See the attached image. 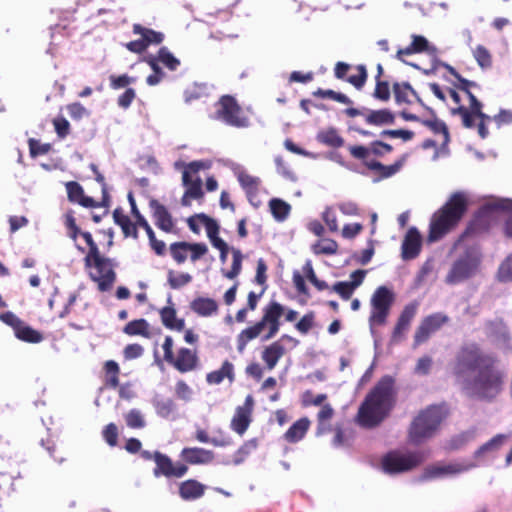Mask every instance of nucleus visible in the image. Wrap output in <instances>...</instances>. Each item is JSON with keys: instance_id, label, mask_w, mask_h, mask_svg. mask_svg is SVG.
I'll return each mask as SVG.
<instances>
[{"instance_id": "nucleus-45", "label": "nucleus", "mask_w": 512, "mask_h": 512, "mask_svg": "<svg viewBox=\"0 0 512 512\" xmlns=\"http://www.w3.org/2000/svg\"><path fill=\"white\" fill-rule=\"evenodd\" d=\"M338 243L330 238H324L312 245V251L316 255H334L338 251Z\"/></svg>"}, {"instance_id": "nucleus-50", "label": "nucleus", "mask_w": 512, "mask_h": 512, "mask_svg": "<svg viewBox=\"0 0 512 512\" xmlns=\"http://www.w3.org/2000/svg\"><path fill=\"white\" fill-rule=\"evenodd\" d=\"M231 253L233 258L231 269L223 271L224 276L228 279H234L240 274L243 261V255L239 249L231 248Z\"/></svg>"}, {"instance_id": "nucleus-21", "label": "nucleus", "mask_w": 512, "mask_h": 512, "mask_svg": "<svg viewBox=\"0 0 512 512\" xmlns=\"http://www.w3.org/2000/svg\"><path fill=\"white\" fill-rule=\"evenodd\" d=\"M180 457L187 467L189 465H208L214 462L215 453L202 447H185L180 452Z\"/></svg>"}, {"instance_id": "nucleus-18", "label": "nucleus", "mask_w": 512, "mask_h": 512, "mask_svg": "<svg viewBox=\"0 0 512 512\" xmlns=\"http://www.w3.org/2000/svg\"><path fill=\"white\" fill-rule=\"evenodd\" d=\"M66 190L68 200L72 203H77L85 208H95V207H108L109 206V195L104 190V197H102L101 202H97L90 196H86L84 193L83 187L75 181H70L66 183Z\"/></svg>"}, {"instance_id": "nucleus-10", "label": "nucleus", "mask_w": 512, "mask_h": 512, "mask_svg": "<svg viewBox=\"0 0 512 512\" xmlns=\"http://www.w3.org/2000/svg\"><path fill=\"white\" fill-rule=\"evenodd\" d=\"M326 400V394L322 393L315 396L311 390H306L301 395L303 407L321 406L316 415V436H322L331 432V420L335 415V410L331 404L324 403Z\"/></svg>"}, {"instance_id": "nucleus-9", "label": "nucleus", "mask_w": 512, "mask_h": 512, "mask_svg": "<svg viewBox=\"0 0 512 512\" xmlns=\"http://www.w3.org/2000/svg\"><path fill=\"white\" fill-rule=\"evenodd\" d=\"M215 107V119L236 128H246L249 126V117L233 96H221Z\"/></svg>"}, {"instance_id": "nucleus-13", "label": "nucleus", "mask_w": 512, "mask_h": 512, "mask_svg": "<svg viewBox=\"0 0 512 512\" xmlns=\"http://www.w3.org/2000/svg\"><path fill=\"white\" fill-rule=\"evenodd\" d=\"M423 460V455L420 452L401 453L390 451L382 458L381 465L385 473L398 474L414 469Z\"/></svg>"}, {"instance_id": "nucleus-63", "label": "nucleus", "mask_w": 512, "mask_h": 512, "mask_svg": "<svg viewBox=\"0 0 512 512\" xmlns=\"http://www.w3.org/2000/svg\"><path fill=\"white\" fill-rule=\"evenodd\" d=\"M331 290L337 293L343 300H349L355 289L348 281H339L331 287Z\"/></svg>"}, {"instance_id": "nucleus-37", "label": "nucleus", "mask_w": 512, "mask_h": 512, "mask_svg": "<svg viewBox=\"0 0 512 512\" xmlns=\"http://www.w3.org/2000/svg\"><path fill=\"white\" fill-rule=\"evenodd\" d=\"M160 318L162 324L171 330L181 331L185 327L184 319H178L176 310L173 306H166L160 309Z\"/></svg>"}, {"instance_id": "nucleus-4", "label": "nucleus", "mask_w": 512, "mask_h": 512, "mask_svg": "<svg viewBox=\"0 0 512 512\" xmlns=\"http://www.w3.org/2000/svg\"><path fill=\"white\" fill-rule=\"evenodd\" d=\"M468 208V194L464 191L453 192L431 216L427 241L429 243L437 242L455 230L466 215Z\"/></svg>"}, {"instance_id": "nucleus-24", "label": "nucleus", "mask_w": 512, "mask_h": 512, "mask_svg": "<svg viewBox=\"0 0 512 512\" xmlns=\"http://www.w3.org/2000/svg\"><path fill=\"white\" fill-rule=\"evenodd\" d=\"M422 249V236L415 227L408 229L401 247L403 260H412L418 257Z\"/></svg>"}, {"instance_id": "nucleus-59", "label": "nucleus", "mask_w": 512, "mask_h": 512, "mask_svg": "<svg viewBox=\"0 0 512 512\" xmlns=\"http://www.w3.org/2000/svg\"><path fill=\"white\" fill-rule=\"evenodd\" d=\"M196 217L205 226L206 233L209 239L219 235V225L216 220L207 216L204 213L197 214Z\"/></svg>"}, {"instance_id": "nucleus-35", "label": "nucleus", "mask_w": 512, "mask_h": 512, "mask_svg": "<svg viewBox=\"0 0 512 512\" xmlns=\"http://www.w3.org/2000/svg\"><path fill=\"white\" fill-rule=\"evenodd\" d=\"M406 161V155L395 161L391 165H384L379 161L370 163L369 170L376 172L381 179L392 177L398 173Z\"/></svg>"}, {"instance_id": "nucleus-17", "label": "nucleus", "mask_w": 512, "mask_h": 512, "mask_svg": "<svg viewBox=\"0 0 512 512\" xmlns=\"http://www.w3.org/2000/svg\"><path fill=\"white\" fill-rule=\"evenodd\" d=\"M478 260L470 252L458 258L448 272L445 282L449 285L460 283L469 278L476 270Z\"/></svg>"}, {"instance_id": "nucleus-23", "label": "nucleus", "mask_w": 512, "mask_h": 512, "mask_svg": "<svg viewBox=\"0 0 512 512\" xmlns=\"http://www.w3.org/2000/svg\"><path fill=\"white\" fill-rule=\"evenodd\" d=\"M417 309L418 304L416 302L404 306L392 332L391 338L393 342H399L403 339L405 333L409 330L412 320L416 316Z\"/></svg>"}, {"instance_id": "nucleus-53", "label": "nucleus", "mask_w": 512, "mask_h": 512, "mask_svg": "<svg viewBox=\"0 0 512 512\" xmlns=\"http://www.w3.org/2000/svg\"><path fill=\"white\" fill-rule=\"evenodd\" d=\"M313 95L315 97H319V98H329V99H332L334 101H337L339 103L346 104V105L352 103V101L345 94L336 92L331 89L324 90V89L319 88L313 92Z\"/></svg>"}, {"instance_id": "nucleus-5", "label": "nucleus", "mask_w": 512, "mask_h": 512, "mask_svg": "<svg viewBox=\"0 0 512 512\" xmlns=\"http://www.w3.org/2000/svg\"><path fill=\"white\" fill-rule=\"evenodd\" d=\"M285 316L287 322H293L298 317V312L288 309L277 301H270L262 310L261 319L255 324L243 329L237 336V350L242 353L247 344L256 339L265 331L262 339L268 341L272 339L280 330L281 317Z\"/></svg>"}, {"instance_id": "nucleus-1", "label": "nucleus", "mask_w": 512, "mask_h": 512, "mask_svg": "<svg viewBox=\"0 0 512 512\" xmlns=\"http://www.w3.org/2000/svg\"><path fill=\"white\" fill-rule=\"evenodd\" d=\"M450 373L469 396L482 401H493L505 386L506 374L497 356L475 342L459 347L450 363Z\"/></svg>"}, {"instance_id": "nucleus-46", "label": "nucleus", "mask_w": 512, "mask_h": 512, "mask_svg": "<svg viewBox=\"0 0 512 512\" xmlns=\"http://www.w3.org/2000/svg\"><path fill=\"white\" fill-rule=\"evenodd\" d=\"M331 431H334V437L332 439V445L334 447L339 448L350 445L352 433L347 432L341 424L337 423L334 428L331 427Z\"/></svg>"}, {"instance_id": "nucleus-27", "label": "nucleus", "mask_w": 512, "mask_h": 512, "mask_svg": "<svg viewBox=\"0 0 512 512\" xmlns=\"http://www.w3.org/2000/svg\"><path fill=\"white\" fill-rule=\"evenodd\" d=\"M395 102L398 105L411 104L412 98L416 100L422 107H425V103L419 97L417 92L408 82H395L392 85Z\"/></svg>"}, {"instance_id": "nucleus-44", "label": "nucleus", "mask_w": 512, "mask_h": 512, "mask_svg": "<svg viewBox=\"0 0 512 512\" xmlns=\"http://www.w3.org/2000/svg\"><path fill=\"white\" fill-rule=\"evenodd\" d=\"M348 151L352 158L361 161L362 164L368 169H369L370 163L377 161L371 157V152H370L369 146L350 145V146H348Z\"/></svg>"}, {"instance_id": "nucleus-8", "label": "nucleus", "mask_w": 512, "mask_h": 512, "mask_svg": "<svg viewBox=\"0 0 512 512\" xmlns=\"http://www.w3.org/2000/svg\"><path fill=\"white\" fill-rule=\"evenodd\" d=\"M505 208L504 203L499 201L482 205L468 222L455 245H458L468 238L474 239L487 234L490 229L500 221Z\"/></svg>"}, {"instance_id": "nucleus-32", "label": "nucleus", "mask_w": 512, "mask_h": 512, "mask_svg": "<svg viewBox=\"0 0 512 512\" xmlns=\"http://www.w3.org/2000/svg\"><path fill=\"white\" fill-rule=\"evenodd\" d=\"M310 420L302 417L294 422L290 428L284 433L283 438L288 443H297L301 441L310 428Z\"/></svg>"}, {"instance_id": "nucleus-56", "label": "nucleus", "mask_w": 512, "mask_h": 512, "mask_svg": "<svg viewBox=\"0 0 512 512\" xmlns=\"http://www.w3.org/2000/svg\"><path fill=\"white\" fill-rule=\"evenodd\" d=\"M195 438L197 441L201 443H210L213 446L216 447H225L232 444L231 439H217V438H210L208 433L204 429H198L195 433Z\"/></svg>"}, {"instance_id": "nucleus-3", "label": "nucleus", "mask_w": 512, "mask_h": 512, "mask_svg": "<svg viewBox=\"0 0 512 512\" xmlns=\"http://www.w3.org/2000/svg\"><path fill=\"white\" fill-rule=\"evenodd\" d=\"M64 225L67 236L76 242L81 236L88 246V251L83 259L85 268H95L96 274H91V278L98 284V289L102 292L108 291L116 280V273L113 269L112 260L101 255L97 243L94 241L90 232L81 231L76 224L74 212L72 210L64 215Z\"/></svg>"}, {"instance_id": "nucleus-38", "label": "nucleus", "mask_w": 512, "mask_h": 512, "mask_svg": "<svg viewBox=\"0 0 512 512\" xmlns=\"http://www.w3.org/2000/svg\"><path fill=\"white\" fill-rule=\"evenodd\" d=\"M132 31L136 35H140L147 47L150 45H159L164 40V34L159 31L142 26L141 24H133Z\"/></svg>"}, {"instance_id": "nucleus-60", "label": "nucleus", "mask_w": 512, "mask_h": 512, "mask_svg": "<svg viewBox=\"0 0 512 512\" xmlns=\"http://www.w3.org/2000/svg\"><path fill=\"white\" fill-rule=\"evenodd\" d=\"M315 324V313L313 311H309L302 316V318L295 324V328L301 334H307Z\"/></svg>"}, {"instance_id": "nucleus-57", "label": "nucleus", "mask_w": 512, "mask_h": 512, "mask_svg": "<svg viewBox=\"0 0 512 512\" xmlns=\"http://www.w3.org/2000/svg\"><path fill=\"white\" fill-rule=\"evenodd\" d=\"M497 278L500 282H512V253L500 264Z\"/></svg>"}, {"instance_id": "nucleus-15", "label": "nucleus", "mask_w": 512, "mask_h": 512, "mask_svg": "<svg viewBox=\"0 0 512 512\" xmlns=\"http://www.w3.org/2000/svg\"><path fill=\"white\" fill-rule=\"evenodd\" d=\"M0 320L10 326L13 329L15 336L23 342L36 344L40 343L44 339L41 332L27 325L11 311L1 313Z\"/></svg>"}, {"instance_id": "nucleus-30", "label": "nucleus", "mask_w": 512, "mask_h": 512, "mask_svg": "<svg viewBox=\"0 0 512 512\" xmlns=\"http://www.w3.org/2000/svg\"><path fill=\"white\" fill-rule=\"evenodd\" d=\"M436 48L429 45L428 40L421 35H412V42L405 48H400L397 51L396 58L404 62V56L415 53L435 52Z\"/></svg>"}, {"instance_id": "nucleus-31", "label": "nucleus", "mask_w": 512, "mask_h": 512, "mask_svg": "<svg viewBox=\"0 0 512 512\" xmlns=\"http://www.w3.org/2000/svg\"><path fill=\"white\" fill-rule=\"evenodd\" d=\"M285 354L286 348L281 344V341H274L263 349L261 358L267 369L273 370Z\"/></svg>"}, {"instance_id": "nucleus-34", "label": "nucleus", "mask_w": 512, "mask_h": 512, "mask_svg": "<svg viewBox=\"0 0 512 512\" xmlns=\"http://www.w3.org/2000/svg\"><path fill=\"white\" fill-rule=\"evenodd\" d=\"M225 378H228L229 382L232 383L235 380L234 366L233 364L225 360L221 368L206 375V381L208 384H220Z\"/></svg>"}, {"instance_id": "nucleus-12", "label": "nucleus", "mask_w": 512, "mask_h": 512, "mask_svg": "<svg viewBox=\"0 0 512 512\" xmlns=\"http://www.w3.org/2000/svg\"><path fill=\"white\" fill-rule=\"evenodd\" d=\"M395 294L386 286H379L371 297L370 326H383L387 322Z\"/></svg>"}, {"instance_id": "nucleus-25", "label": "nucleus", "mask_w": 512, "mask_h": 512, "mask_svg": "<svg viewBox=\"0 0 512 512\" xmlns=\"http://www.w3.org/2000/svg\"><path fill=\"white\" fill-rule=\"evenodd\" d=\"M199 359L196 351H192L188 348H180L177 354L173 356V359L169 361L177 371L180 373H187L197 368Z\"/></svg>"}, {"instance_id": "nucleus-16", "label": "nucleus", "mask_w": 512, "mask_h": 512, "mask_svg": "<svg viewBox=\"0 0 512 512\" xmlns=\"http://www.w3.org/2000/svg\"><path fill=\"white\" fill-rule=\"evenodd\" d=\"M169 251L177 264H183L187 260L189 253L191 261L196 262L208 252V248L205 243L178 241L170 244Z\"/></svg>"}, {"instance_id": "nucleus-19", "label": "nucleus", "mask_w": 512, "mask_h": 512, "mask_svg": "<svg viewBox=\"0 0 512 512\" xmlns=\"http://www.w3.org/2000/svg\"><path fill=\"white\" fill-rule=\"evenodd\" d=\"M204 168H206V165L202 161H192L187 165L182 174V182L186 187V196H190L192 199H200L203 197L202 181L199 177H196V179L193 180L191 178V173L196 174Z\"/></svg>"}, {"instance_id": "nucleus-61", "label": "nucleus", "mask_w": 512, "mask_h": 512, "mask_svg": "<svg viewBox=\"0 0 512 512\" xmlns=\"http://www.w3.org/2000/svg\"><path fill=\"white\" fill-rule=\"evenodd\" d=\"M125 421L128 427L132 429H140L145 426V420L141 412L137 409L130 410L125 415Z\"/></svg>"}, {"instance_id": "nucleus-28", "label": "nucleus", "mask_w": 512, "mask_h": 512, "mask_svg": "<svg viewBox=\"0 0 512 512\" xmlns=\"http://www.w3.org/2000/svg\"><path fill=\"white\" fill-rule=\"evenodd\" d=\"M206 491V486L196 479L182 481L178 486V493L182 500L193 501L201 498Z\"/></svg>"}, {"instance_id": "nucleus-41", "label": "nucleus", "mask_w": 512, "mask_h": 512, "mask_svg": "<svg viewBox=\"0 0 512 512\" xmlns=\"http://www.w3.org/2000/svg\"><path fill=\"white\" fill-rule=\"evenodd\" d=\"M123 332L129 336L140 335L148 338L150 336L149 323L143 318L132 320L125 325Z\"/></svg>"}, {"instance_id": "nucleus-43", "label": "nucleus", "mask_w": 512, "mask_h": 512, "mask_svg": "<svg viewBox=\"0 0 512 512\" xmlns=\"http://www.w3.org/2000/svg\"><path fill=\"white\" fill-rule=\"evenodd\" d=\"M105 385L109 388H117L119 386L120 368L114 360H108L104 364Z\"/></svg>"}, {"instance_id": "nucleus-40", "label": "nucleus", "mask_w": 512, "mask_h": 512, "mask_svg": "<svg viewBox=\"0 0 512 512\" xmlns=\"http://www.w3.org/2000/svg\"><path fill=\"white\" fill-rule=\"evenodd\" d=\"M316 138L320 143L332 148H340L344 145V139L339 135L337 129L334 127L321 130L317 134Z\"/></svg>"}, {"instance_id": "nucleus-14", "label": "nucleus", "mask_w": 512, "mask_h": 512, "mask_svg": "<svg viewBox=\"0 0 512 512\" xmlns=\"http://www.w3.org/2000/svg\"><path fill=\"white\" fill-rule=\"evenodd\" d=\"M449 322V316L442 312H436L424 317L415 330L413 337V348H416L427 342L432 334L436 333Z\"/></svg>"}, {"instance_id": "nucleus-6", "label": "nucleus", "mask_w": 512, "mask_h": 512, "mask_svg": "<svg viewBox=\"0 0 512 512\" xmlns=\"http://www.w3.org/2000/svg\"><path fill=\"white\" fill-rule=\"evenodd\" d=\"M447 71L456 78L457 83H454V87L464 93L469 100V106L460 105L451 109L453 115H459L462 120V125L465 128H474L477 124V131L482 139H485L489 132L486 124L491 120V117L482 111V103L477 97L471 92L472 87H478L477 83L469 81L463 78L454 67L445 64Z\"/></svg>"}, {"instance_id": "nucleus-51", "label": "nucleus", "mask_w": 512, "mask_h": 512, "mask_svg": "<svg viewBox=\"0 0 512 512\" xmlns=\"http://www.w3.org/2000/svg\"><path fill=\"white\" fill-rule=\"evenodd\" d=\"M473 56L481 68L486 69L492 66V55L483 45L476 46L473 50Z\"/></svg>"}, {"instance_id": "nucleus-62", "label": "nucleus", "mask_w": 512, "mask_h": 512, "mask_svg": "<svg viewBox=\"0 0 512 512\" xmlns=\"http://www.w3.org/2000/svg\"><path fill=\"white\" fill-rule=\"evenodd\" d=\"M369 147H370L371 157L374 156V157L380 158V157H383L386 154H389L393 151V147L390 144L380 141V140L371 142L369 144Z\"/></svg>"}, {"instance_id": "nucleus-20", "label": "nucleus", "mask_w": 512, "mask_h": 512, "mask_svg": "<svg viewBox=\"0 0 512 512\" xmlns=\"http://www.w3.org/2000/svg\"><path fill=\"white\" fill-rule=\"evenodd\" d=\"M254 400L252 395H248L245 399V402L242 406H238L236 408L235 414L231 420V429L239 435H243L252 419V410H253Z\"/></svg>"}, {"instance_id": "nucleus-26", "label": "nucleus", "mask_w": 512, "mask_h": 512, "mask_svg": "<svg viewBox=\"0 0 512 512\" xmlns=\"http://www.w3.org/2000/svg\"><path fill=\"white\" fill-rule=\"evenodd\" d=\"M149 207L152 211L155 225L166 233L172 232L174 221L168 209L156 199H150Z\"/></svg>"}, {"instance_id": "nucleus-48", "label": "nucleus", "mask_w": 512, "mask_h": 512, "mask_svg": "<svg viewBox=\"0 0 512 512\" xmlns=\"http://www.w3.org/2000/svg\"><path fill=\"white\" fill-rule=\"evenodd\" d=\"M156 57L159 62L171 71H175L180 65V60L177 59L165 46L158 50Z\"/></svg>"}, {"instance_id": "nucleus-39", "label": "nucleus", "mask_w": 512, "mask_h": 512, "mask_svg": "<svg viewBox=\"0 0 512 512\" xmlns=\"http://www.w3.org/2000/svg\"><path fill=\"white\" fill-rule=\"evenodd\" d=\"M113 218L115 223L121 227L125 237L132 236L135 239L138 238V230L136 224L132 223L130 218L121 210L115 209L113 212Z\"/></svg>"}, {"instance_id": "nucleus-54", "label": "nucleus", "mask_w": 512, "mask_h": 512, "mask_svg": "<svg viewBox=\"0 0 512 512\" xmlns=\"http://www.w3.org/2000/svg\"><path fill=\"white\" fill-rule=\"evenodd\" d=\"M490 334L495 338L502 340L504 342L510 339V333L507 326L503 323V321H492L488 325Z\"/></svg>"}, {"instance_id": "nucleus-47", "label": "nucleus", "mask_w": 512, "mask_h": 512, "mask_svg": "<svg viewBox=\"0 0 512 512\" xmlns=\"http://www.w3.org/2000/svg\"><path fill=\"white\" fill-rule=\"evenodd\" d=\"M464 469L459 464H450L446 466H433L425 471L427 478H435L444 474H455L463 471Z\"/></svg>"}, {"instance_id": "nucleus-36", "label": "nucleus", "mask_w": 512, "mask_h": 512, "mask_svg": "<svg viewBox=\"0 0 512 512\" xmlns=\"http://www.w3.org/2000/svg\"><path fill=\"white\" fill-rule=\"evenodd\" d=\"M364 118L367 124L374 126L392 125L395 123V115L389 109L370 110Z\"/></svg>"}, {"instance_id": "nucleus-33", "label": "nucleus", "mask_w": 512, "mask_h": 512, "mask_svg": "<svg viewBox=\"0 0 512 512\" xmlns=\"http://www.w3.org/2000/svg\"><path fill=\"white\" fill-rule=\"evenodd\" d=\"M191 310L201 317H209L218 311L217 302L208 297H197L190 303Z\"/></svg>"}, {"instance_id": "nucleus-2", "label": "nucleus", "mask_w": 512, "mask_h": 512, "mask_svg": "<svg viewBox=\"0 0 512 512\" xmlns=\"http://www.w3.org/2000/svg\"><path fill=\"white\" fill-rule=\"evenodd\" d=\"M397 400L395 380L385 375L369 391L361 403L356 422L363 428H374L381 424L390 414Z\"/></svg>"}, {"instance_id": "nucleus-58", "label": "nucleus", "mask_w": 512, "mask_h": 512, "mask_svg": "<svg viewBox=\"0 0 512 512\" xmlns=\"http://www.w3.org/2000/svg\"><path fill=\"white\" fill-rule=\"evenodd\" d=\"M373 97L379 101L387 102L390 100L391 92L389 82L386 80L375 81Z\"/></svg>"}, {"instance_id": "nucleus-55", "label": "nucleus", "mask_w": 512, "mask_h": 512, "mask_svg": "<svg viewBox=\"0 0 512 512\" xmlns=\"http://www.w3.org/2000/svg\"><path fill=\"white\" fill-rule=\"evenodd\" d=\"M192 281V276L188 273L175 274L173 270L168 272V284L172 289H179Z\"/></svg>"}, {"instance_id": "nucleus-22", "label": "nucleus", "mask_w": 512, "mask_h": 512, "mask_svg": "<svg viewBox=\"0 0 512 512\" xmlns=\"http://www.w3.org/2000/svg\"><path fill=\"white\" fill-rule=\"evenodd\" d=\"M351 66L345 62H337L334 67V75L337 79L346 80L351 85H353L356 89L360 90L364 87L367 81V70L365 65L359 64L356 66L357 75H351L346 78L348 71Z\"/></svg>"}, {"instance_id": "nucleus-11", "label": "nucleus", "mask_w": 512, "mask_h": 512, "mask_svg": "<svg viewBox=\"0 0 512 512\" xmlns=\"http://www.w3.org/2000/svg\"><path fill=\"white\" fill-rule=\"evenodd\" d=\"M141 457L145 460H153L155 467L153 469V475L155 477H165L167 479H179L185 476L189 470L185 464L180 462L174 463L173 460L166 454L160 451L150 452L143 450Z\"/></svg>"}, {"instance_id": "nucleus-42", "label": "nucleus", "mask_w": 512, "mask_h": 512, "mask_svg": "<svg viewBox=\"0 0 512 512\" xmlns=\"http://www.w3.org/2000/svg\"><path fill=\"white\" fill-rule=\"evenodd\" d=\"M421 124L429 128L435 135H440L442 138L441 143L443 145L449 142V131L446 124L442 120L434 117L433 119L421 121Z\"/></svg>"}, {"instance_id": "nucleus-29", "label": "nucleus", "mask_w": 512, "mask_h": 512, "mask_svg": "<svg viewBox=\"0 0 512 512\" xmlns=\"http://www.w3.org/2000/svg\"><path fill=\"white\" fill-rule=\"evenodd\" d=\"M507 441V436L504 434H497L489 441L481 445L475 452L474 458L482 460L485 458L494 457L498 451L504 446Z\"/></svg>"}, {"instance_id": "nucleus-52", "label": "nucleus", "mask_w": 512, "mask_h": 512, "mask_svg": "<svg viewBox=\"0 0 512 512\" xmlns=\"http://www.w3.org/2000/svg\"><path fill=\"white\" fill-rule=\"evenodd\" d=\"M269 206L273 216L279 220L285 219L290 212L289 204L281 199H272L269 203Z\"/></svg>"}, {"instance_id": "nucleus-64", "label": "nucleus", "mask_w": 512, "mask_h": 512, "mask_svg": "<svg viewBox=\"0 0 512 512\" xmlns=\"http://www.w3.org/2000/svg\"><path fill=\"white\" fill-rule=\"evenodd\" d=\"M118 434H119L118 428H117L116 424H114V423L107 424L102 431V436H103L105 442L111 447H114L117 445Z\"/></svg>"}, {"instance_id": "nucleus-49", "label": "nucleus", "mask_w": 512, "mask_h": 512, "mask_svg": "<svg viewBox=\"0 0 512 512\" xmlns=\"http://www.w3.org/2000/svg\"><path fill=\"white\" fill-rule=\"evenodd\" d=\"M257 446H258L257 439H250V440L244 442L239 447V449L235 452L234 458H233V463L235 465L241 464L246 459V457L257 448Z\"/></svg>"}, {"instance_id": "nucleus-7", "label": "nucleus", "mask_w": 512, "mask_h": 512, "mask_svg": "<svg viewBox=\"0 0 512 512\" xmlns=\"http://www.w3.org/2000/svg\"><path fill=\"white\" fill-rule=\"evenodd\" d=\"M447 415L448 410L444 405H430L421 410L409 426V442L419 445L433 437Z\"/></svg>"}]
</instances>
